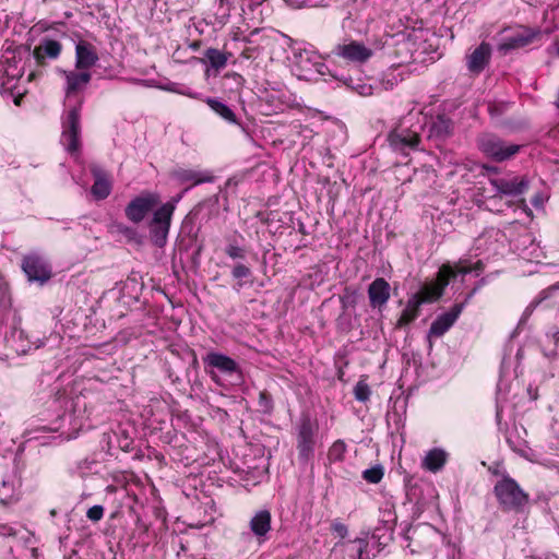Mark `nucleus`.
Instances as JSON below:
<instances>
[{
  "mask_svg": "<svg viewBox=\"0 0 559 559\" xmlns=\"http://www.w3.org/2000/svg\"><path fill=\"white\" fill-rule=\"evenodd\" d=\"M62 50V46L58 40L44 38L33 50V56L38 66H44L46 58L57 59Z\"/></svg>",
  "mask_w": 559,
  "mask_h": 559,
  "instance_id": "a211bd4d",
  "label": "nucleus"
},
{
  "mask_svg": "<svg viewBox=\"0 0 559 559\" xmlns=\"http://www.w3.org/2000/svg\"><path fill=\"white\" fill-rule=\"evenodd\" d=\"M250 274V269L245 264H237L233 269V276L237 280L248 277Z\"/></svg>",
  "mask_w": 559,
  "mask_h": 559,
  "instance_id": "4c0bfd02",
  "label": "nucleus"
},
{
  "mask_svg": "<svg viewBox=\"0 0 559 559\" xmlns=\"http://www.w3.org/2000/svg\"><path fill=\"white\" fill-rule=\"evenodd\" d=\"M98 61L96 48L88 41L80 40L75 45V69L88 71Z\"/></svg>",
  "mask_w": 559,
  "mask_h": 559,
  "instance_id": "2eb2a0df",
  "label": "nucleus"
},
{
  "mask_svg": "<svg viewBox=\"0 0 559 559\" xmlns=\"http://www.w3.org/2000/svg\"><path fill=\"white\" fill-rule=\"evenodd\" d=\"M86 516L93 522H98L104 516V508L99 504L93 506L87 510Z\"/></svg>",
  "mask_w": 559,
  "mask_h": 559,
  "instance_id": "c9c22d12",
  "label": "nucleus"
},
{
  "mask_svg": "<svg viewBox=\"0 0 559 559\" xmlns=\"http://www.w3.org/2000/svg\"><path fill=\"white\" fill-rule=\"evenodd\" d=\"M22 269L31 282L45 283L51 277V271L45 260L36 254L23 259Z\"/></svg>",
  "mask_w": 559,
  "mask_h": 559,
  "instance_id": "9d476101",
  "label": "nucleus"
},
{
  "mask_svg": "<svg viewBox=\"0 0 559 559\" xmlns=\"http://www.w3.org/2000/svg\"><path fill=\"white\" fill-rule=\"evenodd\" d=\"M506 440L510 448L524 455L527 451V431L520 421H506Z\"/></svg>",
  "mask_w": 559,
  "mask_h": 559,
  "instance_id": "9b49d317",
  "label": "nucleus"
},
{
  "mask_svg": "<svg viewBox=\"0 0 559 559\" xmlns=\"http://www.w3.org/2000/svg\"><path fill=\"white\" fill-rule=\"evenodd\" d=\"M338 547L346 559H369L367 552L368 542L365 538L337 543L335 548Z\"/></svg>",
  "mask_w": 559,
  "mask_h": 559,
  "instance_id": "6ab92c4d",
  "label": "nucleus"
},
{
  "mask_svg": "<svg viewBox=\"0 0 559 559\" xmlns=\"http://www.w3.org/2000/svg\"><path fill=\"white\" fill-rule=\"evenodd\" d=\"M204 362L224 373H233L238 370V365L234 359L219 353L207 354Z\"/></svg>",
  "mask_w": 559,
  "mask_h": 559,
  "instance_id": "5701e85b",
  "label": "nucleus"
},
{
  "mask_svg": "<svg viewBox=\"0 0 559 559\" xmlns=\"http://www.w3.org/2000/svg\"><path fill=\"white\" fill-rule=\"evenodd\" d=\"M460 264H461V262L456 265L457 273L468 274L473 271V269L471 266H464V265H460Z\"/></svg>",
  "mask_w": 559,
  "mask_h": 559,
  "instance_id": "37998d69",
  "label": "nucleus"
},
{
  "mask_svg": "<svg viewBox=\"0 0 559 559\" xmlns=\"http://www.w3.org/2000/svg\"><path fill=\"white\" fill-rule=\"evenodd\" d=\"M374 50L376 47L367 45L362 41L355 39H344L333 48L332 53L343 59L347 63L360 66L368 62L372 58Z\"/></svg>",
  "mask_w": 559,
  "mask_h": 559,
  "instance_id": "20e7f679",
  "label": "nucleus"
},
{
  "mask_svg": "<svg viewBox=\"0 0 559 559\" xmlns=\"http://www.w3.org/2000/svg\"><path fill=\"white\" fill-rule=\"evenodd\" d=\"M532 202H533V204H534L535 206L540 205V201H539V198H538V197H536Z\"/></svg>",
  "mask_w": 559,
  "mask_h": 559,
  "instance_id": "49530a36",
  "label": "nucleus"
},
{
  "mask_svg": "<svg viewBox=\"0 0 559 559\" xmlns=\"http://www.w3.org/2000/svg\"><path fill=\"white\" fill-rule=\"evenodd\" d=\"M19 535H21V538L26 543L31 539V533L25 528H16L9 524H0V537H17Z\"/></svg>",
  "mask_w": 559,
  "mask_h": 559,
  "instance_id": "2f4dec72",
  "label": "nucleus"
},
{
  "mask_svg": "<svg viewBox=\"0 0 559 559\" xmlns=\"http://www.w3.org/2000/svg\"><path fill=\"white\" fill-rule=\"evenodd\" d=\"M370 393V388L365 380H360L356 383L354 388V395L356 400L360 402H366L367 400H369Z\"/></svg>",
  "mask_w": 559,
  "mask_h": 559,
  "instance_id": "72a5a7b5",
  "label": "nucleus"
},
{
  "mask_svg": "<svg viewBox=\"0 0 559 559\" xmlns=\"http://www.w3.org/2000/svg\"><path fill=\"white\" fill-rule=\"evenodd\" d=\"M539 35V31H534L531 28H521L515 32L513 35L506 37L498 46L499 51L504 53L510 50L519 49L531 44L537 36Z\"/></svg>",
  "mask_w": 559,
  "mask_h": 559,
  "instance_id": "4468645a",
  "label": "nucleus"
},
{
  "mask_svg": "<svg viewBox=\"0 0 559 559\" xmlns=\"http://www.w3.org/2000/svg\"><path fill=\"white\" fill-rule=\"evenodd\" d=\"M391 146L395 150L404 151L405 148H414L419 142V136L416 132L407 129L394 130L389 135Z\"/></svg>",
  "mask_w": 559,
  "mask_h": 559,
  "instance_id": "412c9836",
  "label": "nucleus"
},
{
  "mask_svg": "<svg viewBox=\"0 0 559 559\" xmlns=\"http://www.w3.org/2000/svg\"><path fill=\"white\" fill-rule=\"evenodd\" d=\"M479 150L495 162H504L516 155L522 145L507 142L495 134L486 133L478 138Z\"/></svg>",
  "mask_w": 559,
  "mask_h": 559,
  "instance_id": "7ed1b4c3",
  "label": "nucleus"
},
{
  "mask_svg": "<svg viewBox=\"0 0 559 559\" xmlns=\"http://www.w3.org/2000/svg\"><path fill=\"white\" fill-rule=\"evenodd\" d=\"M92 171L95 177V182L91 190L92 194L97 200H104L110 194L111 183L98 168H93Z\"/></svg>",
  "mask_w": 559,
  "mask_h": 559,
  "instance_id": "393cba45",
  "label": "nucleus"
},
{
  "mask_svg": "<svg viewBox=\"0 0 559 559\" xmlns=\"http://www.w3.org/2000/svg\"><path fill=\"white\" fill-rule=\"evenodd\" d=\"M206 60L209 61L211 68L216 71L226 67L227 61L231 53L223 52L216 48H207L204 53Z\"/></svg>",
  "mask_w": 559,
  "mask_h": 559,
  "instance_id": "cd10ccee",
  "label": "nucleus"
},
{
  "mask_svg": "<svg viewBox=\"0 0 559 559\" xmlns=\"http://www.w3.org/2000/svg\"><path fill=\"white\" fill-rule=\"evenodd\" d=\"M174 211L175 203L167 202L154 212L148 223L151 239L157 247H163L167 241Z\"/></svg>",
  "mask_w": 559,
  "mask_h": 559,
  "instance_id": "39448f33",
  "label": "nucleus"
},
{
  "mask_svg": "<svg viewBox=\"0 0 559 559\" xmlns=\"http://www.w3.org/2000/svg\"><path fill=\"white\" fill-rule=\"evenodd\" d=\"M206 104L211 107L212 110H214L223 119H225L229 122L236 121V116H235L234 111L224 103H222L215 98H207Z\"/></svg>",
  "mask_w": 559,
  "mask_h": 559,
  "instance_id": "7c9ffc66",
  "label": "nucleus"
},
{
  "mask_svg": "<svg viewBox=\"0 0 559 559\" xmlns=\"http://www.w3.org/2000/svg\"><path fill=\"white\" fill-rule=\"evenodd\" d=\"M3 75L7 78V82L3 84H9L11 81L19 80L24 74V64L21 58H16L15 56L12 59H7L2 64Z\"/></svg>",
  "mask_w": 559,
  "mask_h": 559,
  "instance_id": "a878e982",
  "label": "nucleus"
},
{
  "mask_svg": "<svg viewBox=\"0 0 559 559\" xmlns=\"http://www.w3.org/2000/svg\"><path fill=\"white\" fill-rule=\"evenodd\" d=\"M483 267V263L480 261H478L474 267H472L473 270H481Z\"/></svg>",
  "mask_w": 559,
  "mask_h": 559,
  "instance_id": "a18cd8bd",
  "label": "nucleus"
},
{
  "mask_svg": "<svg viewBox=\"0 0 559 559\" xmlns=\"http://www.w3.org/2000/svg\"><path fill=\"white\" fill-rule=\"evenodd\" d=\"M66 80L64 92L66 96L78 94L84 91L91 82L92 74L90 71L84 70H61L60 71Z\"/></svg>",
  "mask_w": 559,
  "mask_h": 559,
  "instance_id": "f8f14e48",
  "label": "nucleus"
},
{
  "mask_svg": "<svg viewBox=\"0 0 559 559\" xmlns=\"http://www.w3.org/2000/svg\"><path fill=\"white\" fill-rule=\"evenodd\" d=\"M19 497L13 481L3 480L0 487V504L9 506L17 501Z\"/></svg>",
  "mask_w": 559,
  "mask_h": 559,
  "instance_id": "c756f323",
  "label": "nucleus"
},
{
  "mask_svg": "<svg viewBox=\"0 0 559 559\" xmlns=\"http://www.w3.org/2000/svg\"><path fill=\"white\" fill-rule=\"evenodd\" d=\"M453 130L452 121L444 117L438 116L430 126V136L443 140L448 138Z\"/></svg>",
  "mask_w": 559,
  "mask_h": 559,
  "instance_id": "bb28decb",
  "label": "nucleus"
},
{
  "mask_svg": "<svg viewBox=\"0 0 559 559\" xmlns=\"http://www.w3.org/2000/svg\"><path fill=\"white\" fill-rule=\"evenodd\" d=\"M116 228H117L118 233L124 235L129 240H133L136 237V231L131 227H128L122 224H118V225H116Z\"/></svg>",
  "mask_w": 559,
  "mask_h": 559,
  "instance_id": "58836bf2",
  "label": "nucleus"
},
{
  "mask_svg": "<svg viewBox=\"0 0 559 559\" xmlns=\"http://www.w3.org/2000/svg\"><path fill=\"white\" fill-rule=\"evenodd\" d=\"M362 477L365 480H367L368 483H371V484H377L379 483L382 477H383V471H382V467L380 466H376V467H371V468H368L366 471H364L362 473Z\"/></svg>",
  "mask_w": 559,
  "mask_h": 559,
  "instance_id": "f704fd0d",
  "label": "nucleus"
},
{
  "mask_svg": "<svg viewBox=\"0 0 559 559\" xmlns=\"http://www.w3.org/2000/svg\"><path fill=\"white\" fill-rule=\"evenodd\" d=\"M332 531L336 533L341 538L347 535V527L341 522H334L331 526Z\"/></svg>",
  "mask_w": 559,
  "mask_h": 559,
  "instance_id": "a19ab883",
  "label": "nucleus"
},
{
  "mask_svg": "<svg viewBox=\"0 0 559 559\" xmlns=\"http://www.w3.org/2000/svg\"><path fill=\"white\" fill-rule=\"evenodd\" d=\"M558 472H559V468H558Z\"/></svg>",
  "mask_w": 559,
  "mask_h": 559,
  "instance_id": "8fccbe9b",
  "label": "nucleus"
},
{
  "mask_svg": "<svg viewBox=\"0 0 559 559\" xmlns=\"http://www.w3.org/2000/svg\"><path fill=\"white\" fill-rule=\"evenodd\" d=\"M346 451V445L343 441H335L329 449L328 459L330 462L342 461Z\"/></svg>",
  "mask_w": 559,
  "mask_h": 559,
  "instance_id": "473e14b6",
  "label": "nucleus"
},
{
  "mask_svg": "<svg viewBox=\"0 0 559 559\" xmlns=\"http://www.w3.org/2000/svg\"><path fill=\"white\" fill-rule=\"evenodd\" d=\"M226 253L231 259H242V258H245V250L241 247L237 246V245H229L226 248Z\"/></svg>",
  "mask_w": 559,
  "mask_h": 559,
  "instance_id": "e433bc0d",
  "label": "nucleus"
},
{
  "mask_svg": "<svg viewBox=\"0 0 559 559\" xmlns=\"http://www.w3.org/2000/svg\"><path fill=\"white\" fill-rule=\"evenodd\" d=\"M490 183L498 194L512 197L523 194L530 187V181L526 176L493 178L490 179Z\"/></svg>",
  "mask_w": 559,
  "mask_h": 559,
  "instance_id": "1a4fd4ad",
  "label": "nucleus"
},
{
  "mask_svg": "<svg viewBox=\"0 0 559 559\" xmlns=\"http://www.w3.org/2000/svg\"><path fill=\"white\" fill-rule=\"evenodd\" d=\"M160 202L159 195L153 192H142L135 197L127 205L124 213L129 221L132 223H140L144 219L147 213L153 210Z\"/></svg>",
  "mask_w": 559,
  "mask_h": 559,
  "instance_id": "6e6552de",
  "label": "nucleus"
},
{
  "mask_svg": "<svg viewBox=\"0 0 559 559\" xmlns=\"http://www.w3.org/2000/svg\"><path fill=\"white\" fill-rule=\"evenodd\" d=\"M491 56L490 45L481 43L466 57V66L471 73L479 74L488 66Z\"/></svg>",
  "mask_w": 559,
  "mask_h": 559,
  "instance_id": "dca6fc26",
  "label": "nucleus"
},
{
  "mask_svg": "<svg viewBox=\"0 0 559 559\" xmlns=\"http://www.w3.org/2000/svg\"><path fill=\"white\" fill-rule=\"evenodd\" d=\"M271 513L267 510H260L251 518L249 526L259 543L266 539V535L271 531Z\"/></svg>",
  "mask_w": 559,
  "mask_h": 559,
  "instance_id": "aec40b11",
  "label": "nucleus"
},
{
  "mask_svg": "<svg viewBox=\"0 0 559 559\" xmlns=\"http://www.w3.org/2000/svg\"><path fill=\"white\" fill-rule=\"evenodd\" d=\"M75 436H67L66 439H71V438H74Z\"/></svg>",
  "mask_w": 559,
  "mask_h": 559,
  "instance_id": "09e8293b",
  "label": "nucleus"
},
{
  "mask_svg": "<svg viewBox=\"0 0 559 559\" xmlns=\"http://www.w3.org/2000/svg\"><path fill=\"white\" fill-rule=\"evenodd\" d=\"M555 48H556L557 53L559 55V40H558V41H556V44H555Z\"/></svg>",
  "mask_w": 559,
  "mask_h": 559,
  "instance_id": "de8ad7c7",
  "label": "nucleus"
},
{
  "mask_svg": "<svg viewBox=\"0 0 559 559\" xmlns=\"http://www.w3.org/2000/svg\"><path fill=\"white\" fill-rule=\"evenodd\" d=\"M495 496L504 511L522 512L528 504V495L509 475H503L493 487Z\"/></svg>",
  "mask_w": 559,
  "mask_h": 559,
  "instance_id": "f257e3e1",
  "label": "nucleus"
},
{
  "mask_svg": "<svg viewBox=\"0 0 559 559\" xmlns=\"http://www.w3.org/2000/svg\"><path fill=\"white\" fill-rule=\"evenodd\" d=\"M390 284L384 278H376L368 287L370 306L381 309L390 299Z\"/></svg>",
  "mask_w": 559,
  "mask_h": 559,
  "instance_id": "f3484780",
  "label": "nucleus"
},
{
  "mask_svg": "<svg viewBox=\"0 0 559 559\" xmlns=\"http://www.w3.org/2000/svg\"><path fill=\"white\" fill-rule=\"evenodd\" d=\"M465 304L454 305L450 311L442 313L431 323L429 329V337H440L455 323L461 312L463 311Z\"/></svg>",
  "mask_w": 559,
  "mask_h": 559,
  "instance_id": "ddd939ff",
  "label": "nucleus"
},
{
  "mask_svg": "<svg viewBox=\"0 0 559 559\" xmlns=\"http://www.w3.org/2000/svg\"><path fill=\"white\" fill-rule=\"evenodd\" d=\"M81 107L82 102H79L68 110L62 121L61 143L72 155H78L81 148Z\"/></svg>",
  "mask_w": 559,
  "mask_h": 559,
  "instance_id": "f03ea898",
  "label": "nucleus"
},
{
  "mask_svg": "<svg viewBox=\"0 0 559 559\" xmlns=\"http://www.w3.org/2000/svg\"><path fill=\"white\" fill-rule=\"evenodd\" d=\"M425 532L432 533L431 527L430 526H424L421 528H416V530H414L413 535H420V534H423Z\"/></svg>",
  "mask_w": 559,
  "mask_h": 559,
  "instance_id": "c03bdc74",
  "label": "nucleus"
},
{
  "mask_svg": "<svg viewBox=\"0 0 559 559\" xmlns=\"http://www.w3.org/2000/svg\"><path fill=\"white\" fill-rule=\"evenodd\" d=\"M359 95L369 96L372 94V86L366 83H359L356 86H352Z\"/></svg>",
  "mask_w": 559,
  "mask_h": 559,
  "instance_id": "ea45409f",
  "label": "nucleus"
},
{
  "mask_svg": "<svg viewBox=\"0 0 559 559\" xmlns=\"http://www.w3.org/2000/svg\"><path fill=\"white\" fill-rule=\"evenodd\" d=\"M296 440L299 460L308 462L320 440L318 421H301L296 427Z\"/></svg>",
  "mask_w": 559,
  "mask_h": 559,
  "instance_id": "423d86ee",
  "label": "nucleus"
},
{
  "mask_svg": "<svg viewBox=\"0 0 559 559\" xmlns=\"http://www.w3.org/2000/svg\"><path fill=\"white\" fill-rule=\"evenodd\" d=\"M420 306L421 305L419 304V301H417V299L414 296H412L408 299L405 309L401 313V317L397 321V326L406 325L411 323L413 320H415L419 313Z\"/></svg>",
  "mask_w": 559,
  "mask_h": 559,
  "instance_id": "c85d7f7f",
  "label": "nucleus"
},
{
  "mask_svg": "<svg viewBox=\"0 0 559 559\" xmlns=\"http://www.w3.org/2000/svg\"><path fill=\"white\" fill-rule=\"evenodd\" d=\"M448 461V453L440 448H435L427 452L423 459L421 466L432 473H437L443 468Z\"/></svg>",
  "mask_w": 559,
  "mask_h": 559,
  "instance_id": "b1692460",
  "label": "nucleus"
},
{
  "mask_svg": "<svg viewBox=\"0 0 559 559\" xmlns=\"http://www.w3.org/2000/svg\"><path fill=\"white\" fill-rule=\"evenodd\" d=\"M519 206L523 210V212L528 216L532 217L533 213L532 210L528 207L526 201L524 199H521L519 201Z\"/></svg>",
  "mask_w": 559,
  "mask_h": 559,
  "instance_id": "79ce46f5",
  "label": "nucleus"
},
{
  "mask_svg": "<svg viewBox=\"0 0 559 559\" xmlns=\"http://www.w3.org/2000/svg\"><path fill=\"white\" fill-rule=\"evenodd\" d=\"M455 275L456 272L450 264H443L439 269L436 282L424 285L421 289L413 296L420 305L437 301L443 295L445 287L449 285L450 278L455 277Z\"/></svg>",
  "mask_w": 559,
  "mask_h": 559,
  "instance_id": "0eeeda50",
  "label": "nucleus"
},
{
  "mask_svg": "<svg viewBox=\"0 0 559 559\" xmlns=\"http://www.w3.org/2000/svg\"><path fill=\"white\" fill-rule=\"evenodd\" d=\"M173 176L180 183L190 182L191 186L211 182L213 180V176L211 173L199 171L193 169H178L174 171Z\"/></svg>",
  "mask_w": 559,
  "mask_h": 559,
  "instance_id": "4be33fe9",
  "label": "nucleus"
}]
</instances>
